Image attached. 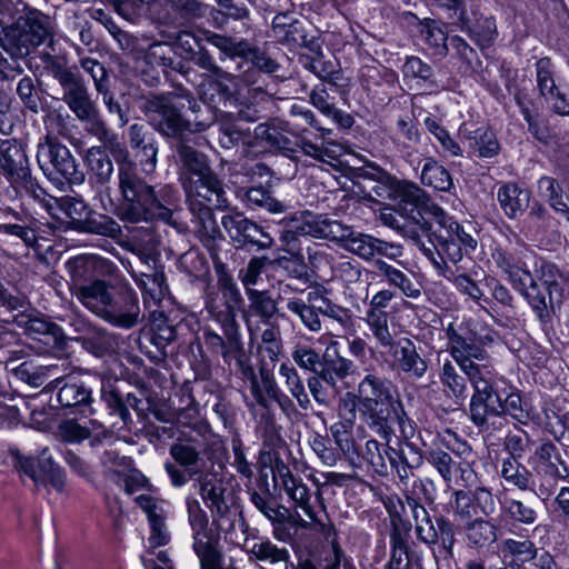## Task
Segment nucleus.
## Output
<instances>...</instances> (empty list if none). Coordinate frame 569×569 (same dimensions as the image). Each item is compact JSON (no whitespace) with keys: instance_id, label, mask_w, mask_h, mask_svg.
<instances>
[{"instance_id":"nucleus-1","label":"nucleus","mask_w":569,"mask_h":569,"mask_svg":"<svg viewBox=\"0 0 569 569\" xmlns=\"http://www.w3.org/2000/svg\"><path fill=\"white\" fill-rule=\"evenodd\" d=\"M491 258L512 288L527 300L539 320L548 321L551 312L562 302V276L559 270L553 264L541 262L540 276L536 279L532 269L538 267L539 259L523 243L510 249L497 247L492 250Z\"/></svg>"},{"instance_id":"nucleus-2","label":"nucleus","mask_w":569,"mask_h":569,"mask_svg":"<svg viewBox=\"0 0 569 569\" xmlns=\"http://www.w3.org/2000/svg\"><path fill=\"white\" fill-rule=\"evenodd\" d=\"M118 164L121 200L114 209L117 217L129 223L159 219L176 227L177 222L172 211L162 206L157 200L153 188L137 176L133 163L128 160L127 152L122 158H118Z\"/></svg>"},{"instance_id":"nucleus-3","label":"nucleus","mask_w":569,"mask_h":569,"mask_svg":"<svg viewBox=\"0 0 569 569\" xmlns=\"http://www.w3.org/2000/svg\"><path fill=\"white\" fill-rule=\"evenodd\" d=\"M82 268L83 261L80 259H77L71 266V295L101 319L124 329L134 327L139 321L140 313L137 298L130 296L124 308L118 306L113 299L111 287L104 280L83 281Z\"/></svg>"},{"instance_id":"nucleus-4","label":"nucleus","mask_w":569,"mask_h":569,"mask_svg":"<svg viewBox=\"0 0 569 569\" xmlns=\"http://www.w3.org/2000/svg\"><path fill=\"white\" fill-rule=\"evenodd\" d=\"M397 406H400V402L393 397L390 382L369 373L360 381L356 395L350 392L346 395L340 409H348L355 418L357 407L365 422L381 438L389 441L388 422L393 416L398 417Z\"/></svg>"},{"instance_id":"nucleus-5","label":"nucleus","mask_w":569,"mask_h":569,"mask_svg":"<svg viewBox=\"0 0 569 569\" xmlns=\"http://www.w3.org/2000/svg\"><path fill=\"white\" fill-rule=\"evenodd\" d=\"M447 350L469 378L493 371L487 347L493 341L489 329L476 331L467 325L450 323L446 329Z\"/></svg>"},{"instance_id":"nucleus-6","label":"nucleus","mask_w":569,"mask_h":569,"mask_svg":"<svg viewBox=\"0 0 569 569\" xmlns=\"http://www.w3.org/2000/svg\"><path fill=\"white\" fill-rule=\"evenodd\" d=\"M218 274L217 287L208 288L206 293V309L210 316L222 327L231 345L239 342V326L236 320L241 309L242 297L233 278L223 266L216 267Z\"/></svg>"},{"instance_id":"nucleus-7","label":"nucleus","mask_w":569,"mask_h":569,"mask_svg":"<svg viewBox=\"0 0 569 569\" xmlns=\"http://www.w3.org/2000/svg\"><path fill=\"white\" fill-rule=\"evenodd\" d=\"M36 158L43 174L52 181L80 184L84 180L71 151L50 134L38 143Z\"/></svg>"},{"instance_id":"nucleus-8","label":"nucleus","mask_w":569,"mask_h":569,"mask_svg":"<svg viewBox=\"0 0 569 569\" xmlns=\"http://www.w3.org/2000/svg\"><path fill=\"white\" fill-rule=\"evenodd\" d=\"M194 189L196 191L192 193L184 190L190 210L196 216L203 231L213 236L217 230V224L211 206L220 209L227 207V198L222 182L216 177V183H208L206 178L199 182H194Z\"/></svg>"},{"instance_id":"nucleus-9","label":"nucleus","mask_w":569,"mask_h":569,"mask_svg":"<svg viewBox=\"0 0 569 569\" xmlns=\"http://www.w3.org/2000/svg\"><path fill=\"white\" fill-rule=\"evenodd\" d=\"M495 376L493 370L469 378L473 389L470 399V418L479 427L485 426L490 417L501 415L502 402L493 390Z\"/></svg>"},{"instance_id":"nucleus-10","label":"nucleus","mask_w":569,"mask_h":569,"mask_svg":"<svg viewBox=\"0 0 569 569\" xmlns=\"http://www.w3.org/2000/svg\"><path fill=\"white\" fill-rule=\"evenodd\" d=\"M52 24L48 16L40 11H30L13 41L18 56H27L40 44L52 41Z\"/></svg>"},{"instance_id":"nucleus-11","label":"nucleus","mask_w":569,"mask_h":569,"mask_svg":"<svg viewBox=\"0 0 569 569\" xmlns=\"http://www.w3.org/2000/svg\"><path fill=\"white\" fill-rule=\"evenodd\" d=\"M19 467L36 483L49 485L57 491H62L64 488V472L53 461L48 448H43L37 457L19 459Z\"/></svg>"},{"instance_id":"nucleus-12","label":"nucleus","mask_w":569,"mask_h":569,"mask_svg":"<svg viewBox=\"0 0 569 569\" xmlns=\"http://www.w3.org/2000/svg\"><path fill=\"white\" fill-rule=\"evenodd\" d=\"M342 240L343 248L363 260H372L376 256L397 259L402 256V247L377 239L370 234L357 233L348 226V232Z\"/></svg>"},{"instance_id":"nucleus-13","label":"nucleus","mask_w":569,"mask_h":569,"mask_svg":"<svg viewBox=\"0 0 569 569\" xmlns=\"http://www.w3.org/2000/svg\"><path fill=\"white\" fill-rule=\"evenodd\" d=\"M147 114L163 134L173 137L189 128L169 98L154 97L147 102Z\"/></svg>"},{"instance_id":"nucleus-14","label":"nucleus","mask_w":569,"mask_h":569,"mask_svg":"<svg viewBox=\"0 0 569 569\" xmlns=\"http://www.w3.org/2000/svg\"><path fill=\"white\" fill-rule=\"evenodd\" d=\"M273 480L279 483L297 508H300L310 519H315L308 486L301 478L296 477L280 458L274 461Z\"/></svg>"},{"instance_id":"nucleus-15","label":"nucleus","mask_w":569,"mask_h":569,"mask_svg":"<svg viewBox=\"0 0 569 569\" xmlns=\"http://www.w3.org/2000/svg\"><path fill=\"white\" fill-rule=\"evenodd\" d=\"M190 523L193 530V549L201 569H220V555L211 541L206 513L202 510L191 512Z\"/></svg>"},{"instance_id":"nucleus-16","label":"nucleus","mask_w":569,"mask_h":569,"mask_svg":"<svg viewBox=\"0 0 569 569\" xmlns=\"http://www.w3.org/2000/svg\"><path fill=\"white\" fill-rule=\"evenodd\" d=\"M179 156L182 162L180 181L183 190H188L190 193L194 192V182H199L206 178L208 183H216V174L209 168L203 154L190 147L181 146L179 148Z\"/></svg>"},{"instance_id":"nucleus-17","label":"nucleus","mask_w":569,"mask_h":569,"mask_svg":"<svg viewBox=\"0 0 569 569\" xmlns=\"http://www.w3.org/2000/svg\"><path fill=\"white\" fill-rule=\"evenodd\" d=\"M420 217L423 221L432 220V229L437 227L438 231H442L451 240L459 243L465 251L475 250L477 247L476 239L467 233L447 212L437 203H427L420 210Z\"/></svg>"},{"instance_id":"nucleus-18","label":"nucleus","mask_w":569,"mask_h":569,"mask_svg":"<svg viewBox=\"0 0 569 569\" xmlns=\"http://www.w3.org/2000/svg\"><path fill=\"white\" fill-rule=\"evenodd\" d=\"M389 348L392 358V365L396 369L405 372L411 378L419 379L427 371V362L420 356L416 345L409 338H400L393 340Z\"/></svg>"},{"instance_id":"nucleus-19","label":"nucleus","mask_w":569,"mask_h":569,"mask_svg":"<svg viewBox=\"0 0 569 569\" xmlns=\"http://www.w3.org/2000/svg\"><path fill=\"white\" fill-rule=\"evenodd\" d=\"M393 200H400L413 206L410 211L409 222L405 227H413L415 229L419 228L425 233L432 230L433 219L423 221L419 213L425 204L433 202L429 199H425L422 189H420L416 183L397 180Z\"/></svg>"},{"instance_id":"nucleus-20","label":"nucleus","mask_w":569,"mask_h":569,"mask_svg":"<svg viewBox=\"0 0 569 569\" xmlns=\"http://www.w3.org/2000/svg\"><path fill=\"white\" fill-rule=\"evenodd\" d=\"M46 210L52 218L62 220L64 214L66 219L76 229H83L88 223L89 217L92 214L89 206L82 200L74 197L61 198H44Z\"/></svg>"},{"instance_id":"nucleus-21","label":"nucleus","mask_w":569,"mask_h":569,"mask_svg":"<svg viewBox=\"0 0 569 569\" xmlns=\"http://www.w3.org/2000/svg\"><path fill=\"white\" fill-rule=\"evenodd\" d=\"M295 228L298 234L332 241L342 240L348 234V226L310 212L302 214L300 222Z\"/></svg>"},{"instance_id":"nucleus-22","label":"nucleus","mask_w":569,"mask_h":569,"mask_svg":"<svg viewBox=\"0 0 569 569\" xmlns=\"http://www.w3.org/2000/svg\"><path fill=\"white\" fill-rule=\"evenodd\" d=\"M0 171L12 183L28 176V156L14 140L0 141Z\"/></svg>"},{"instance_id":"nucleus-23","label":"nucleus","mask_w":569,"mask_h":569,"mask_svg":"<svg viewBox=\"0 0 569 569\" xmlns=\"http://www.w3.org/2000/svg\"><path fill=\"white\" fill-rule=\"evenodd\" d=\"M357 177L372 183V186L361 184L363 197L393 200L397 179L388 172L375 164H368L357 169Z\"/></svg>"},{"instance_id":"nucleus-24","label":"nucleus","mask_w":569,"mask_h":569,"mask_svg":"<svg viewBox=\"0 0 569 569\" xmlns=\"http://www.w3.org/2000/svg\"><path fill=\"white\" fill-rule=\"evenodd\" d=\"M537 82L540 93L552 104L555 111L561 116H569V99L555 83L550 59L542 58L537 62Z\"/></svg>"},{"instance_id":"nucleus-25","label":"nucleus","mask_w":569,"mask_h":569,"mask_svg":"<svg viewBox=\"0 0 569 569\" xmlns=\"http://www.w3.org/2000/svg\"><path fill=\"white\" fill-rule=\"evenodd\" d=\"M62 99L79 120L93 118L97 107L80 78L63 88Z\"/></svg>"},{"instance_id":"nucleus-26","label":"nucleus","mask_w":569,"mask_h":569,"mask_svg":"<svg viewBox=\"0 0 569 569\" xmlns=\"http://www.w3.org/2000/svg\"><path fill=\"white\" fill-rule=\"evenodd\" d=\"M375 267L389 286L397 288L407 298L417 299L420 297L421 287L402 270L382 259H377Z\"/></svg>"},{"instance_id":"nucleus-27","label":"nucleus","mask_w":569,"mask_h":569,"mask_svg":"<svg viewBox=\"0 0 569 569\" xmlns=\"http://www.w3.org/2000/svg\"><path fill=\"white\" fill-rule=\"evenodd\" d=\"M439 380L443 392L457 400L463 401L467 397L468 377L459 369L457 363L446 360L439 370Z\"/></svg>"},{"instance_id":"nucleus-28","label":"nucleus","mask_w":569,"mask_h":569,"mask_svg":"<svg viewBox=\"0 0 569 569\" xmlns=\"http://www.w3.org/2000/svg\"><path fill=\"white\" fill-rule=\"evenodd\" d=\"M221 222L233 241L242 244L250 243L258 247V236L260 233L259 231H261L260 226L241 214L224 216Z\"/></svg>"},{"instance_id":"nucleus-29","label":"nucleus","mask_w":569,"mask_h":569,"mask_svg":"<svg viewBox=\"0 0 569 569\" xmlns=\"http://www.w3.org/2000/svg\"><path fill=\"white\" fill-rule=\"evenodd\" d=\"M498 200L505 213L516 218L528 207L530 193L517 183H507L499 189Z\"/></svg>"},{"instance_id":"nucleus-30","label":"nucleus","mask_w":569,"mask_h":569,"mask_svg":"<svg viewBox=\"0 0 569 569\" xmlns=\"http://www.w3.org/2000/svg\"><path fill=\"white\" fill-rule=\"evenodd\" d=\"M460 132L468 141L469 147L475 149L481 158H491L499 151L498 140L492 131L486 128L469 130L467 124H462Z\"/></svg>"},{"instance_id":"nucleus-31","label":"nucleus","mask_w":569,"mask_h":569,"mask_svg":"<svg viewBox=\"0 0 569 569\" xmlns=\"http://www.w3.org/2000/svg\"><path fill=\"white\" fill-rule=\"evenodd\" d=\"M134 280L142 291L146 306H157L164 297L167 286L162 271L156 270L152 273L141 272L134 277Z\"/></svg>"},{"instance_id":"nucleus-32","label":"nucleus","mask_w":569,"mask_h":569,"mask_svg":"<svg viewBox=\"0 0 569 569\" xmlns=\"http://www.w3.org/2000/svg\"><path fill=\"white\" fill-rule=\"evenodd\" d=\"M256 138L264 141L269 147L293 152L295 143L291 133L283 124L260 123L254 129Z\"/></svg>"},{"instance_id":"nucleus-33","label":"nucleus","mask_w":569,"mask_h":569,"mask_svg":"<svg viewBox=\"0 0 569 569\" xmlns=\"http://www.w3.org/2000/svg\"><path fill=\"white\" fill-rule=\"evenodd\" d=\"M520 458L508 457L502 460L500 475L503 480L521 491L531 489L533 483L530 471L519 462Z\"/></svg>"},{"instance_id":"nucleus-34","label":"nucleus","mask_w":569,"mask_h":569,"mask_svg":"<svg viewBox=\"0 0 569 569\" xmlns=\"http://www.w3.org/2000/svg\"><path fill=\"white\" fill-rule=\"evenodd\" d=\"M353 370V362L342 356L330 357L327 352L320 370V378L329 386L336 387L339 380L345 379Z\"/></svg>"},{"instance_id":"nucleus-35","label":"nucleus","mask_w":569,"mask_h":569,"mask_svg":"<svg viewBox=\"0 0 569 569\" xmlns=\"http://www.w3.org/2000/svg\"><path fill=\"white\" fill-rule=\"evenodd\" d=\"M86 163L100 183H106L113 172L112 161L101 147H92L87 151Z\"/></svg>"},{"instance_id":"nucleus-36","label":"nucleus","mask_w":569,"mask_h":569,"mask_svg":"<svg viewBox=\"0 0 569 569\" xmlns=\"http://www.w3.org/2000/svg\"><path fill=\"white\" fill-rule=\"evenodd\" d=\"M421 182L439 191H449L453 187L450 173L435 160L425 163Z\"/></svg>"},{"instance_id":"nucleus-37","label":"nucleus","mask_w":569,"mask_h":569,"mask_svg":"<svg viewBox=\"0 0 569 569\" xmlns=\"http://www.w3.org/2000/svg\"><path fill=\"white\" fill-rule=\"evenodd\" d=\"M466 537L470 545L482 547L496 540V527L485 519H475L466 526Z\"/></svg>"},{"instance_id":"nucleus-38","label":"nucleus","mask_w":569,"mask_h":569,"mask_svg":"<svg viewBox=\"0 0 569 569\" xmlns=\"http://www.w3.org/2000/svg\"><path fill=\"white\" fill-rule=\"evenodd\" d=\"M500 516L525 525H531L537 519L536 510L517 499H506L501 505Z\"/></svg>"},{"instance_id":"nucleus-39","label":"nucleus","mask_w":569,"mask_h":569,"mask_svg":"<svg viewBox=\"0 0 569 569\" xmlns=\"http://www.w3.org/2000/svg\"><path fill=\"white\" fill-rule=\"evenodd\" d=\"M250 310L259 316L263 321H268L277 312V302L267 291L247 289Z\"/></svg>"},{"instance_id":"nucleus-40","label":"nucleus","mask_w":569,"mask_h":569,"mask_svg":"<svg viewBox=\"0 0 569 569\" xmlns=\"http://www.w3.org/2000/svg\"><path fill=\"white\" fill-rule=\"evenodd\" d=\"M279 373L284 378L290 393L297 399L299 406L303 409H308L310 406V399L297 370L291 366L282 363L279 368Z\"/></svg>"},{"instance_id":"nucleus-41","label":"nucleus","mask_w":569,"mask_h":569,"mask_svg":"<svg viewBox=\"0 0 569 569\" xmlns=\"http://www.w3.org/2000/svg\"><path fill=\"white\" fill-rule=\"evenodd\" d=\"M58 401L63 407H73L90 400V391L82 385L70 379L59 390Z\"/></svg>"},{"instance_id":"nucleus-42","label":"nucleus","mask_w":569,"mask_h":569,"mask_svg":"<svg viewBox=\"0 0 569 569\" xmlns=\"http://www.w3.org/2000/svg\"><path fill=\"white\" fill-rule=\"evenodd\" d=\"M365 323L379 346L386 348L391 346L393 336L388 323V315H365Z\"/></svg>"},{"instance_id":"nucleus-43","label":"nucleus","mask_w":569,"mask_h":569,"mask_svg":"<svg viewBox=\"0 0 569 569\" xmlns=\"http://www.w3.org/2000/svg\"><path fill=\"white\" fill-rule=\"evenodd\" d=\"M535 463L545 472L556 477H565L558 469L556 461L559 460L557 449L551 442L541 443L535 451Z\"/></svg>"},{"instance_id":"nucleus-44","label":"nucleus","mask_w":569,"mask_h":569,"mask_svg":"<svg viewBox=\"0 0 569 569\" xmlns=\"http://www.w3.org/2000/svg\"><path fill=\"white\" fill-rule=\"evenodd\" d=\"M136 503L146 513L148 522L166 520L167 502L149 493L139 495L134 498Z\"/></svg>"},{"instance_id":"nucleus-45","label":"nucleus","mask_w":569,"mask_h":569,"mask_svg":"<svg viewBox=\"0 0 569 569\" xmlns=\"http://www.w3.org/2000/svg\"><path fill=\"white\" fill-rule=\"evenodd\" d=\"M288 309L297 315L301 322L311 331H319L321 329V321L318 312L313 307L308 306L300 299H291L287 305Z\"/></svg>"},{"instance_id":"nucleus-46","label":"nucleus","mask_w":569,"mask_h":569,"mask_svg":"<svg viewBox=\"0 0 569 569\" xmlns=\"http://www.w3.org/2000/svg\"><path fill=\"white\" fill-rule=\"evenodd\" d=\"M250 553L260 561L276 563L287 561L289 552L287 549H280L270 541L256 542L250 549Z\"/></svg>"},{"instance_id":"nucleus-47","label":"nucleus","mask_w":569,"mask_h":569,"mask_svg":"<svg viewBox=\"0 0 569 569\" xmlns=\"http://www.w3.org/2000/svg\"><path fill=\"white\" fill-rule=\"evenodd\" d=\"M455 516L460 521L469 522L472 517L480 515L471 491H455Z\"/></svg>"},{"instance_id":"nucleus-48","label":"nucleus","mask_w":569,"mask_h":569,"mask_svg":"<svg viewBox=\"0 0 569 569\" xmlns=\"http://www.w3.org/2000/svg\"><path fill=\"white\" fill-rule=\"evenodd\" d=\"M531 442L529 435L521 428L508 432L505 438L503 446L510 453L509 457L522 458Z\"/></svg>"},{"instance_id":"nucleus-49","label":"nucleus","mask_w":569,"mask_h":569,"mask_svg":"<svg viewBox=\"0 0 569 569\" xmlns=\"http://www.w3.org/2000/svg\"><path fill=\"white\" fill-rule=\"evenodd\" d=\"M425 41L435 50V53L442 54L447 50V33L437 22H428L422 29Z\"/></svg>"},{"instance_id":"nucleus-50","label":"nucleus","mask_w":569,"mask_h":569,"mask_svg":"<svg viewBox=\"0 0 569 569\" xmlns=\"http://www.w3.org/2000/svg\"><path fill=\"white\" fill-rule=\"evenodd\" d=\"M261 349L268 353L271 361L278 359L281 353V332L278 326H269L261 335Z\"/></svg>"},{"instance_id":"nucleus-51","label":"nucleus","mask_w":569,"mask_h":569,"mask_svg":"<svg viewBox=\"0 0 569 569\" xmlns=\"http://www.w3.org/2000/svg\"><path fill=\"white\" fill-rule=\"evenodd\" d=\"M208 41L231 57H247L248 52L250 51L248 43L234 42L232 39L217 33L210 34L208 37Z\"/></svg>"},{"instance_id":"nucleus-52","label":"nucleus","mask_w":569,"mask_h":569,"mask_svg":"<svg viewBox=\"0 0 569 569\" xmlns=\"http://www.w3.org/2000/svg\"><path fill=\"white\" fill-rule=\"evenodd\" d=\"M82 230L107 237H117L121 232L120 226L108 216H99L98 219L90 216Z\"/></svg>"},{"instance_id":"nucleus-53","label":"nucleus","mask_w":569,"mask_h":569,"mask_svg":"<svg viewBox=\"0 0 569 569\" xmlns=\"http://www.w3.org/2000/svg\"><path fill=\"white\" fill-rule=\"evenodd\" d=\"M292 359L299 368L308 371H316L320 365V355L312 348L303 345L295 347Z\"/></svg>"},{"instance_id":"nucleus-54","label":"nucleus","mask_w":569,"mask_h":569,"mask_svg":"<svg viewBox=\"0 0 569 569\" xmlns=\"http://www.w3.org/2000/svg\"><path fill=\"white\" fill-rule=\"evenodd\" d=\"M442 442L447 449L465 459L468 465L473 462L471 447L465 440L460 439L456 432L446 430L442 435Z\"/></svg>"},{"instance_id":"nucleus-55","label":"nucleus","mask_w":569,"mask_h":569,"mask_svg":"<svg viewBox=\"0 0 569 569\" xmlns=\"http://www.w3.org/2000/svg\"><path fill=\"white\" fill-rule=\"evenodd\" d=\"M47 69L59 81L62 88H66L79 79V77L66 66L62 58L49 57L47 59Z\"/></svg>"},{"instance_id":"nucleus-56","label":"nucleus","mask_w":569,"mask_h":569,"mask_svg":"<svg viewBox=\"0 0 569 569\" xmlns=\"http://www.w3.org/2000/svg\"><path fill=\"white\" fill-rule=\"evenodd\" d=\"M448 279L453 283L456 289L462 293L468 296L476 302H479L482 298V292L475 280H472L466 273L453 274L451 273Z\"/></svg>"},{"instance_id":"nucleus-57","label":"nucleus","mask_w":569,"mask_h":569,"mask_svg":"<svg viewBox=\"0 0 569 569\" xmlns=\"http://www.w3.org/2000/svg\"><path fill=\"white\" fill-rule=\"evenodd\" d=\"M402 233L405 237L413 241V243L423 252V254L431 261L432 266L438 270L440 274H445V262L442 260H438L435 251L430 247H426L421 241V238L418 233V230L413 227H403Z\"/></svg>"},{"instance_id":"nucleus-58","label":"nucleus","mask_w":569,"mask_h":569,"mask_svg":"<svg viewBox=\"0 0 569 569\" xmlns=\"http://www.w3.org/2000/svg\"><path fill=\"white\" fill-rule=\"evenodd\" d=\"M402 233L405 237L413 241V243L423 252V254L431 261L432 266L438 270L440 274H445V262L442 260H438L435 251L430 247H426L421 241V238L418 233V230L413 227H403Z\"/></svg>"},{"instance_id":"nucleus-59","label":"nucleus","mask_w":569,"mask_h":569,"mask_svg":"<svg viewBox=\"0 0 569 569\" xmlns=\"http://www.w3.org/2000/svg\"><path fill=\"white\" fill-rule=\"evenodd\" d=\"M300 148L303 153L307 156L312 157L316 160L328 162L327 158L333 159L335 157L331 154L336 150L331 148H340L339 144H337L333 141L326 142L323 146H317L308 140L301 139L300 140Z\"/></svg>"},{"instance_id":"nucleus-60","label":"nucleus","mask_w":569,"mask_h":569,"mask_svg":"<svg viewBox=\"0 0 569 569\" xmlns=\"http://www.w3.org/2000/svg\"><path fill=\"white\" fill-rule=\"evenodd\" d=\"M17 93L28 109L33 112H38L39 99L34 90L33 80L30 77L26 76L20 79L17 87Z\"/></svg>"},{"instance_id":"nucleus-61","label":"nucleus","mask_w":569,"mask_h":569,"mask_svg":"<svg viewBox=\"0 0 569 569\" xmlns=\"http://www.w3.org/2000/svg\"><path fill=\"white\" fill-rule=\"evenodd\" d=\"M311 448L321 462L328 467H333L339 460V455L336 450L328 446L327 440L316 435L311 440Z\"/></svg>"},{"instance_id":"nucleus-62","label":"nucleus","mask_w":569,"mask_h":569,"mask_svg":"<svg viewBox=\"0 0 569 569\" xmlns=\"http://www.w3.org/2000/svg\"><path fill=\"white\" fill-rule=\"evenodd\" d=\"M353 418L350 416L348 422H337L330 427L331 435L337 447L345 453L348 455L352 448V440L349 433V427Z\"/></svg>"},{"instance_id":"nucleus-63","label":"nucleus","mask_w":569,"mask_h":569,"mask_svg":"<svg viewBox=\"0 0 569 569\" xmlns=\"http://www.w3.org/2000/svg\"><path fill=\"white\" fill-rule=\"evenodd\" d=\"M170 453L179 465L184 467L196 465L199 458L198 450L189 443H174Z\"/></svg>"},{"instance_id":"nucleus-64","label":"nucleus","mask_w":569,"mask_h":569,"mask_svg":"<svg viewBox=\"0 0 569 569\" xmlns=\"http://www.w3.org/2000/svg\"><path fill=\"white\" fill-rule=\"evenodd\" d=\"M471 36L485 47L490 44L497 36V26L493 18H485L482 23L471 29Z\"/></svg>"}]
</instances>
